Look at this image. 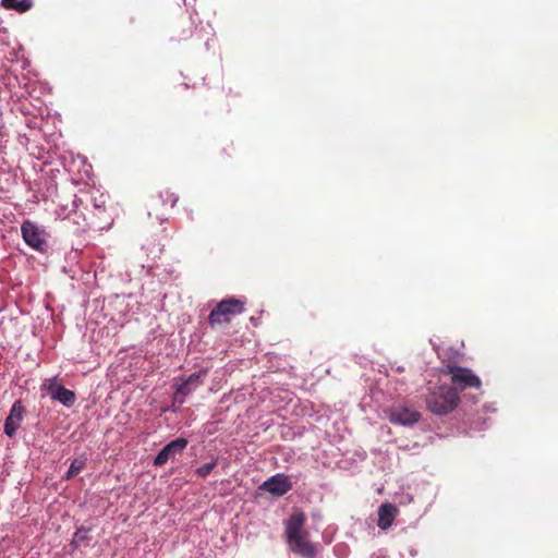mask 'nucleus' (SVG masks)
Instances as JSON below:
<instances>
[{"mask_svg":"<svg viewBox=\"0 0 558 558\" xmlns=\"http://www.w3.org/2000/svg\"><path fill=\"white\" fill-rule=\"evenodd\" d=\"M306 515L303 511H294L284 522V535L289 549L302 558H316V546L310 541L305 530Z\"/></svg>","mask_w":558,"mask_h":558,"instance_id":"obj_1","label":"nucleus"},{"mask_svg":"<svg viewBox=\"0 0 558 558\" xmlns=\"http://www.w3.org/2000/svg\"><path fill=\"white\" fill-rule=\"evenodd\" d=\"M460 402L458 391L450 386L440 385L429 390L426 404L430 412L445 415L453 411Z\"/></svg>","mask_w":558,"mask_h":558,"instance_id":"obj_2","label":"nucleus"},{"mask_svg":"<svg viewBox=\"0 0 558 558\" xmlns=\"http://www.w3.org/2000/svg\"><path fill=\"white\" fill-rule=\"evenodd\" d=\"M21 233L24 242L33 250L46 254L49 251L50 234L47 230L32 220H25L21 225Z\"/></svg>","mask_w":558,"mask_h":558,"instance_id":"obj_3","label":"nucleus"},{"mask_svg":"<svg viewBox=\"0 0 558 558\" xmlns=\"http://www.w3.org/2000/svg\"><path fill=\"white\" fill-rule=\"evenodd\" d=\"M244 305V301L234 298L220 301L208 316L209 324L214 326L230 323L233 316L243 313Z\"/></svg>","mask_w":558,"mask_h":558,"instance_id":"obj_4","label":"nucleus"},{"mask_svg":"<svg viewBox=\"0 0 558 558\" xmlns=\"http://www.w3.org/2000/svg\"><path fill=\"white\" fill-rule=\"evenodd\" d=\"M444 374L451 375V383L453 385V389L464 390L468 388L480 389L482 386V381L478 376H476L470 368L447 365L442 369Z\"/></svg>","mask_w":558,"mask_h":558,"instance_id":"obj_5","label":"nucleus"},{"mask_svg":"<svg viewBox=\"0 0 558 558\" xmlns=\"http://www.w3.org/2000/svg\"><path fill=\"white\" fill-rule=\"evenodd\" d=\"M45 387L53 400L59 401L68 408H71L76 401L74 391L66 389L63 385L58 384L56 379L47 380Z\"/></svg>","mask_w":558,"mask_h":558,"instance_id":"obj_6","label":"nucleus"},{"mask_svg":"<svg viewBox=\"0 0 558 558\" xmlns=\"http://www.w3.org/2000/svg\"><path fill=\"white\" fill-rule=\"evenodd\" d=\"M187 439L179 437L169 444H167L156 456L154 465L161 466L168 462L169 459L174 458L178 453H181L187 446Z\"/></svg>","mask_w":558,"mask_h":558,"instance_id":"obj_7","label":"nucleus"},{"mask_svg":"<svg viewBox=\"0 0 558 558\" xmlns=\"http://www.w3.org/2000/svg\"><path fill=\"white\" fill-rule=\"evenodd\" d=\"M207 371L201 369L199 372L190 375L182 384L178 385L174 399L180 403H183L185 397L203 384L202 378L205 377Z\"/></svg>","mask_w":558,"mask_h":558,"instance_id":"obj_8","label":"nucleus"},{"mask_svg":"<svg viewBox=\"0 0 558 558\" xmlns=\"http://www.w3.org/2000/svg\"><path fill=\"white\" fill-rule=\"evenodd\" d=\"M25 415V408L21 400H16L11 410L10 414L5 418L4 423V433L9 437H13L16 434V430L20 428L21 423Z\"/></svg>","mask_w":558,"mask_h":558,"instance_id":"obj_9","label":"nucleus"},{"mask_svg":"<svg viewBox=\"0 0 558 558\" xmlns=\"http://www.w3.org/2000/svg\"><path fill=\"white\" fill-rule=\"evenodd\" d=\"M420 413L407 407L395 405L388 412V418L392 424L412 425L420 420Z\"/></svg>","mask_w":558,"mask_h":558,"instance_id":"obj_10","label":"nucleus"},{"mask_svg":"<svg viewBox=\"0 0 558 558\" xmlns=\"http://www.w3.org/2000/svg\"><path fill=\"white\" fill-rule=\"evenodd\" d=\"M260 488L270 493L271 495L282 496L292 488V484L287 475L276 474L265 481Z\"/></svg>","mask_w":558,"mask_h":558,"instance_id":"obj_11","label":"nucleus"},{"mask_svg":"<svg viewBox=\"0 0 558 558\" xmlns=\"http://www.w3.org/2000/svg\"><path fill=\"white\" fill-rule=\"evenodd\" d=\"M398 512V508L393 504H383L378 509V527L381 530H387L388 527H390Z\"/></svg>","mask_w":558,"mask_h":558,"instance_id":"obj_12","label":"nucleus"},{"mask_svg":"<svg viewBox=\"0 0 558 558\" xmlns=\"http://www.w3.org/2000/svg\"><path fill=\"white\" fill-rule=\"evenodd\" d=\"M178 201V195L168 189L159 191L156 196H151V203L154 207H157L159 204H169L170 207L172 208L175 206Z\"/></svg>","mask_w":558,"mask_h":558,"instance_id":"obj_13","label":"nucleus"},{"mask_svg":"<svg viewBox=\"0 0 558 558\" xmlns=\"http://www.w3.org/2000/svg\"><path fill=\"white\" fill-rule=\"evenodd\" d=\"M1 5L8 10L24 13L32 8L33 3L32 0H2Z\"/></svg>","mask_w":558,"mask_h":558,"instance_id":"obj_14","label":"nucleus"},{"mask_svg":"<svg viewBox=\"0 0 558 558\" xmlns=\"http://www.w3.org/2000/svg\"><path fill=\"white\" fill-rule=\"evenodd\" d=\"M86 458H76L74 459L71 464H70V468L66 472V480H71L73 478L74 476H76L86 465Z\"/></svg>","mask_w":558,"mask_h":558,"instance_id":"obj_15","label":"nucleus"},{"mask_svg":"<svg viewBox=\"0 0 558 558\" xmlns=\"http://www.w3.org/2000/svg\"><path fill=\"white\" fill-rule=\"evenodd\" d=\"M217 465V460H214L209 463H206L199 468L196 469L195 473L199 476V477H206L210 474V472L215 469V466Z\"/></svg>","mask_w":558,"mask_h":558,"instance_id":"obj_16","label":"nucleus"}]
</instances>
